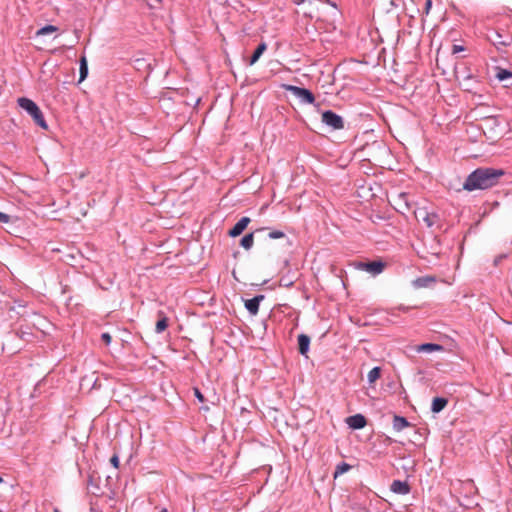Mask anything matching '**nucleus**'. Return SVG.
<instances>
[{
  "instance_id": "obj_1",
  "label": "nucleus",
  "mask_w": 512,
  "mask_h": 512,
  "mask_svg": "<svg viewBox=\"0 0 512 512\" xmlns=\"http://www.w3.org/2000/svg\"><path fill=\"white\" fill-rule=\"evenodd\" d=\"M504 175L503 169L479 167L467 176L463 183V189L467 191L489 189L496 186Z\"/></svg>"
},
{
  "instance_id": "obj_2",
  "label": "nucleus",
  "mask_w": 512,
  "mask_h": 512,
  "mask_svg": "<svg viewBox=\"0 0 512 512\" xmlns=\"http://www.w3.org/2000/svg\"><path fill=\"white\" fill-rule=\"evenodd\" d=\"M18 105L25 110L34 120V122L44 130L48 129V124L39 106L31 99L26 97L18 98Z\"/></svg>"
},
{
  "instance_id": "obj_3",
  "label": "nucleus",
  "mask_w": 512,
  "mask_h": 512,
  "mask_svg": "<svg viewBox=\"0 0 512 512\" xmlns=\"http://www.w3.org/2000/svg\"><path fill=\"white\" fill-rule=\"evenodd\" d=\"M285 90L291 92L301 103L313 104L315 102L314 94L306 88L294 85H285Z\"/></svg>"
},
{
  "instance_id": "obj_4",
  "label": "nucleus",
  "mask_w": 512,
  "mask_h": 512,
  "mask_svg": "<svg viewBox=\"0 0 512 512\" xmlns=\"http://www.w3.org/2000/svg\"><path fill=\"white\" fill-rule=\"evenodd\" d=\"M415 216L418 220L421 218L428 228H441L440 216L435 212H429L424 208H420L415 212Z\"/></svg>"
},
{
  "instance_id": "obj_5",
  "label": "nucleus",
  "mask_w": 512,
  "mask_h": 512,
  "mask_svg": "<svg viewBox=\"0 0 512 512\" xmlns=\"http://www.w3.org/2000/svg\"><path fill=\"white\" fill-rule=\"evenodd\" d=\"M354 266L358 270H362L373 276H376L383 272L386 264L383 261L378 260L371 262H355Z\"/></svg>"
},
{
  "instance_id": "obj_6",
  "label": "nucleus",
  "mask_w": 512,
  "mask_h": 512,
  "mask_svg": "<svg viewBox=\"0 0 512 512\" xmlns=\"http://www.w3.org/2000/svg\"><path fill=\"white\" fill-rule=\"evenodd\" d=\"M321 121L333 130H341L344 128L343 118L332 110L324 111L321 116Z\"/></svg>"
},
{
  "instance_id": "obj_7",
  "label": "nucleus",
  "mask_w": 512,
  "mask_h": 512,
  "mask_svg": "<svg viewBox=\"0 0 512 512\" xmlns=\"http://www.w3.org/2000/svg\"><path fill=\"white\" fill-rule=\"evenodd\" d=\"M249 217H242L238 220L235 225L229 230L228 235L230 237H237L242 234V232L246 229L248 224L250 223Z\"/></svg>"
},
{
  "instance_id": "obj_8",
  "label": "nucleus",
  "mask_w": 512,
  "mask_h": 512,
  "mask_svg": "<svg viewBox=\"0 0 512 512\" xmlns=\"http://www.w3.org/2000/svg\"><path fill=\"white\" fill-rule=\"evenodd\" d=\"M390 490L399 495H407L410 493L411 488L407 481L394 480L390 486Z\"/></svg>"
},
{
  "instance_id": "obj_9",
  "label": "nucleus",
  "mask_w": 512,
  "mask_h": 512,
  "mask_svg": "<svg viewBox=\"0 0 512 512\" xmlns=\"http://www.w3.org/2000/svg\"><path fill=\"white\" fill-rule=\"evenodd\" d=\"M346 423L352 429H362L366 426V418L362 414H355L346 419Z\"/></svg>"
},
{
  "instance_id": "obj_10",
  "label": "nucleus",
  "mask_w": 512,
  "mask_h": 512,
  "mask_svg": "<svg viewBox=\"0 0 512 512\" xmlns=\"http://www.w3.org/2000/svg\"><path fill=\"white\" fill-rule=\"evenodd\" d=\"M265 298L264 295L259 294L255 297L245 301V308L251 315H256L259 311V304Z\"/></svg>"
},
{
  "instance_id": "obj_11",
  "label": "nucleus",
  "mask_w": 512,
  "mask_h": 512,
  "mask_svg": "<svg viewBox=\"0 0 512 512\" xmlns=\"http://www.w3.org/2000/svg\"><path fill=\"white\" fill-rule=\"evenodd\" d=\"M310 347V337L306 334L298 336V351L301 355L306 356Z\"/></svg>"
},
{
  "instance_id": "obj_12",
  "label": "nucleus",
  "mask_w": 512,
  "mask_h": 512,
  "mask_svg": "<svg viewBox=\"0 0 512 512\" xmlns=\"http://www.w3.org/2000/svg\"><path fill=\"white\" fill-rule=\"evenodd\" d=\"M448 404V399L444 397H435L432 400L431 411L435 414L440 413Z\"/></svg>"
},
{
  "instance_id": "obj_13",
  "label": "nucleus",
  "mask_w": 512,
  "mask_h": 512,
  "mask_svg": "<svg viewBox=\"0 0 512 512\" xmlns=\"http://www.w3.org/2000/svg\"><path fill=\"white\" fill-rule=\"evenodd\" d=\"M411 423L403 416L394 415L393 417V429L396 431H402L403 429L410 427Z\"/></svg>"
},
{
  "instance_id": "obj_14",
  "label": "nucleus",
  "mask_w": 512,
  "mask_h": 512,
  "mask_svg": "<svg viewBox=\"0 0 512 512\" xmlns=\"http://www.w3.org/2000/svg\"><path fill=\"white\" fill-rule=\"evenodd\" d=\"M436 280L432 276H422L413 280L412 284L415 288H425L430 284L434 283Z\"/></svg>"
},
{
  "instance_id": "obj_15",
  "label": "nucleus",
  "mask_w": 512,
  "mask_h": 512,
  "mask_svg": "<svg viewBox=\"0 0 512 512\" xmlns=\"http://www.w3.org/2000/svg\"><path fill=\"white\" fill-rule=\"evenodd\" d=\"M159 320L155 326V332L160 334L168 327V318L165 316L163 311H158Z\"/></svg>"
},
{
  "instance_id": "obj_16",
  "label": "nucleus",
  "mask_w": 512,
  "mask_h": 512,
  "mask_svg": "<svg viewBox=\"0 0 512 512\" xmlns=\"http://www.w3.org/2000/svg\"><path fill=\"white\" fill-rule=\"evenodd\" d=\"M266 49H267L266 43L261 42L255 49V51L253 52V54L249 60V65L250 66L254 65L259 60L261 55L266 51Z\"/></svg>"
},
{
  "instance_id": "obj_17",
  "label": "nucleus",
  "mask_w": 512,
  "mask_h": 512,
  "mask_svg": "<svg viewBox=\"0 0 512 512\" xmlns=\"http://www.w3.org/2000/svg\"><path fill=\"white\" fill-rule=\"evenodd\" d=\"M442 350H443V346L440 344H435V343H424L418 347L419 352H433V351H442Z\"/></svg>"
},
{
  "instance_id": "obj_18",
  "label": "nucleus",
  "mask_w": 512,
  "mask_h": 512,
  "mask_svg": "<svg viewBox=\"0 0 512 512\" xmlns=\"http://www.w3.org/2000/svg\"><path fill=\"white\" fill-rule=\"evenodd\" d=\"M79 72H80L79 82H82L88 76V63H87L85 56H82L80 59Z\"/></svg>"
},
{
  "instance_id": "obj_19",
  "label": "nucleus",
  "mask_w": 512,
  "mask_h": 512,
  "mask_svg": "<svg viewBox=\"0 0 512 512\" xmlns=\"http://www.w3.org/2000/svg\"><path fill=\"white\" fill-rule=\"evenodd\" d=\"M253 243H254V233L253 232L248 233L245 236H243L240 241V245L246 250L251 249L253 246Z\"/></svg>"
},
{
  "instance_id": "obj_20",
  "label": "nucleus",
  "mask_w": 512,
  "mask_h": 512,
  "mask_svg": "<svg viewBox=\"0 0 512 512\" xmlns=\"http://www.w3.org/2000/svg\"><path fill=\"white\" fill-rule=\"evenodd\" d=\"M381 375V368L376 366L374 368H372L368 375H367V379H368V382L369 383H374Z\"/></svg>"
},
{
  "instance_id": "obj_21",
  "label": "nucleus",
  "mask_w": 512,
  "mask_h": 512,
  "mask_svg": "<svg viewBox=\"0 0 512 512\" xmlns=\"http://www.w3.org/2000/svg\"><path fill=\"white\" fill-rule=\"evenodd\" d=\"M135 67L137 70L146 68L148 72L152 70V64L150 62H147L146 59L143 58H138L135 60Z\"/></svg>"
},
{
  "instance_id": "obj_22",
  "label": "nucleus",
  "mask_w": 512,
  "mask_h": 512,
  "mask_svg": "<svg viewBox=\"0 0 512 512\" xmlns=\"http://www.w3.org/2000/svg\"><path fill=\"white\" fill-rule=\"evenodd\" d=\"M496 78L499 81H504L506 79L512 78V72L506 69L497 68Z\"/></svg>"
},
{
  "instance_id": "obj_23",
  "label": "nucleus",
  "mask_w": 512,
  "mask_h": 512,
  "mask_svg": "<svg viewBox=\"0 0 512 512\" xmlns=\"http://www.w3.org/2000/svg\"><path fill=\"white\" fill-rule=\"evenodd\" d=\"M57 30H58V28L56 26H54V25H45L44 27L40 28L36 32V35L37 36L46 35V34H49V33L56 32Z\"/></svg>"
},
{
  "instance_id": "obj_24",
  "label": "nucleus",
  "mask_w": 512,
  "mask_h": 512,
  "mask_svg": "<svg viewBox=\"0 0 512 512\" xmlns=\"http://www.w3.org/2000/svg\"><path fill=\"white\" fill-rule=\"evenodd\" d=\"M350 468H351V466L349 464H347L346 462L339 463L336 466V469H335V472H334V477L336 478L338 475L347 472Z\"/></svg>"
},
{
  "instance_id": "obj_25",
  "label": "nucleus",
  "mask_w": 512,
  "mask_h": 512,
  "mask_svg": "<svg viewBox=\"0 0 512 512\" xmlns=\"http://www.w3.org/2000/svg\"><path fill=\"white\" fill-rule=\"evenodd\" d=\"M17 218L10 216L9 214L0 212V224H8L16 221Z\"/></svg>"
},
{
  "instance_id": "obj_26",
  "label": "nucleus",
  "mask_w": 512,
  "mask_h": 512,
  "mask_svg": "<svg viewBox=\"0 0 512 512\" xmlns=\"http://www.w3.org/2000/svg\"><path fill=\"white\" fill-rule=\"evenodd\" d=\"M270 239H280L285 237V233L280 230H273L268 233Z\"/></svg>"
},
{
  "instance_id": "obj_27",
  "label": "nucleus",
  "mask_w": 512,
  "mask_h": 512,
  "mask_svg": "<svg viewBox=\"0 0 512 512\" xmlns=\"http://www.w3.org/2000/svg\"><path fill=\"white\" fill-rule=\"evenodd\" d=\"M507 258V254H499L493 260V265L497 267L504 259Z\"/></svg>"
},
{
  "instance_id": "obj_28",
  "label": "nucleus",
  "mask_w": 512,
  "mask_h": 512,
  "mask_svg": "<svg viewBox=\"0 0 512 512\" xmlns=\"http://www.w3.org/2000/svg\"><path fill=\"white\" fill-rule=\"evenodd\" d=\"M193 393H194V396L198 399L199 402H204L205 401V397L201 393L199 388H197V387L193 388Z\"/></svg>"
},
{
  "instance_id": "obj_29",
  "label": "nucleus",
  "mask_w": 512,
  "mask_h": 512,
  "mask_svg": "<svg viewBox=\"0 0 512 512\" xmlns=\"http://www.w3.org/2000/svg\"><path fill=\"white\" fill-rule=\"evenodd\" d=\"M101 340L106 344L109 345L112 341V337L108 332H104L101 334Z\"/></svg>"
},
{
  "instance_id": "obj_30",
  "label": "nucleus",
  "mask_w": 512,
  "mask_h": 512,
  "mask_svg": "<svg viewBox=\"0 0 512 512\" xmlns=\"http://www.w3.org/2000/svg\"><path fill=\"white\" fill-rule=\"evenodd\" d=\"M110 463L111 465L114 467V468H119V457L117 454H114L111 458H110Z\"/></svg>"
},
{
  "instance_id": "obj_31",
  "label": "nucleus",
  "mask_w": 512,
  "mask_h": 512,
  "mask_svg": "<svg viewBox=\"0 0 512 512\" xmlns=\"http://www.w3.org/2000/svg\"><path fill=\"white\" fill-rule=\"evenodd\" d=\"M431 7H432V0H426L425 1V8H424V13L426 15L429 14Z\"/></svg>"
},
{
  "instance_id": "obj_32",
  "label": "nucleus",
  "mask_w": 512,
  "mask_h": 512,
  "mask_svg": "<svg viewBox=\"0 0 512 512\" xmlns=\"http://www.w3.org/2000/svg\"><path fill=\"white\" fill-rule=\"evenodd\" d=\"M464 50V47L461 45H453L452 47V53L456 54Z\"/></svg>"
},
{
  "instance_id": "obj_33",
  "label": "nucleus",
  "mask_w": 512,
  "mask_h": 512,
  "mask_svg": "<svg viewBox=\"0 0 512 512\" xmlns=\"http://www.w3.org/2000/svg\"><path fill=\"white\" fill-rule=\"evenodd\" d=\"M305 0H293V2L296 4V5H301L304 3Z\"/></svg>"
},
{
  "instance_id": "obj_34",
  "label": "nucleus",
  "mask_w": 512,
  "mask_h": 512,
  "mask_svg": "<svg viewBox=\"0 0 512 512\" xmlns=\"http://www.w3.org/2000/svg\"><path fill=\"white\" fill-rule=\"evenodd\" d=\"M75 34H76V37H77V40H78L79 39V31L75 30Z\"/></svg>"
},
{
  "instance_id": "obj_35",
  "label": "nucleus",
  "mask_w": 512,
  "mask_h": 512,
  "mask_svg": "<svg viewBox=\"0 0 512 512\" xmlns=\"http://www.w3.org/2000/svg\"><path fill=\"white\" fill-rule=\"evenodd\" d=\"M400 197L405 199L406 198V194L402 193V194H400Z\"/></svg>"
},
{
  "instance_id": "obj_36",
  "label": "nucleus",
  "mask_w": 512,
  "mask_h": 512,
  "mask_svg": "<svg viewBox=\"0 0 512 512\" xmlns=\"http://www.w3.org/2000/svg\"><path fill=\"white\" fill-rule=\"evenodd\" d=\"M158 4H161L163 0H155Z\"/></svg>"
},
{
  "instance_id": "obj_37",
  "label": "nucleus",
  "mask_w": 512,
  "mask_h": 512,
  "mask_svg": "<svg viewBox=\"0 0 512 512\" xmlns=\"http://www.w3.org/2000/svg\"><path fill=\"white\" fill-rule=\"evenodd\" d=\"M53 512H60L58 508H54Z\"/></svg>"
},
{
  "instance_id": "obj_38",
  "label": "nucleus",
  "mask_w": 512,
  "mask_h": 512,
  "mask_svg": "<svg viewBox=\"0 0 512 512\" xmlns=\"http://www.w3.org/2000/svg\"><path fill=\"white\" fill-rule=\"evenodd\" d=\"M2 482H3V478L0 476V483H2Z\"/></svg>"
}]
</instances>
